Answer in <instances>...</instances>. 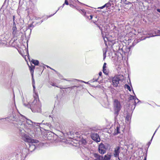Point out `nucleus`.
Segmentation results:
<instances>
[{
    "instance_id": "29",
    "label": "nucleus",
    "mask_w": 160,
    "mask_h": 160,
    "mask_svg": "<svg viewBox=\"0 0 160 160\" xmlns=\"http://www.w3.org/2000/svg\"><path fill=\"white\" fill-rule=\"evenodd\" d=\"M35 67L34 66H32V67L30 68V70L31 72H32V71H33V70L34 69Z\"/></svg>"
},
{
    "instance_id": "34",
    "label": "nucleus",
    "mask_w": 160,
    "mask_h": 160,
    "mask_svg": "<svg viewBox=\"0 0 160 160\" xmlns=\"http://www.w3.org/2000/svg\"><path fill=\"white\" fill-rule=\"evenodd\" d=\"M64 80L66 81H69V82H70V81H72V82H73V81H74V80L75 79H72V80H68L67 79H64Z\"/></svg>"
},
{
    "instance_id": "18",
    "label": "nucleus",
    "mask_w": 160,
    "mask_h": 160,
    "mask_svg": "<svg viewBox=\"0 0 160 160\" xmlns=\"http://www.w3.org/2000/svg\"><path fill=\"white\" fill-rule=\"evenodd\" d=\"M31 62L34 64L35 65H37L39 63V62L37 60L32 59L31 61Z\"/></svg>"
},
{
    "instance_id": "6",
    "label": "nucleus",
    "mask_w": 160,
    "mask_h": 160,
    "mask_svg": "<svg viewBox=\"0 0 160 160\" xmlns=\"http://www.w3.org/2000/svg\"><path fill=\"white\" fill-rule=\"evenodd\" d=\"M136 102L135 101H127L125 107H128V109L129 108L131 110H133L135 108Z\"/></svg>"
},
{
    "instance_id": "11",
    "label": "nucleus",
    "mask_w": 160,
    "mask_h": 160,
    "mask_svg": "<svg viewBox=\"0 0 160 160\" xmlns=\"http://www.w3.org/2000/svg\"><path fill=\"white\" fill-rule=\"evenodd\" d=\"M93 156L95 158L94 160H103V156L101 155L98 153H93Z\"/></svg>"
},
{
    "instance_id": "56",
    "label": "nucleus",
    "mask_w": 160,
    "mask_h": 160,
    "mask_svg": "<svg viewBox=\"0 0 160 160\" xmlns=\"http://www.w3.org/2000/svg\"><path fill=\"white\" fill-rule=\"evenodd\" d=\"M58 11V10H57V11H56V12H55V13H56V12H57V11Z\"/></svg>"
},
{
    "instance_id": "7",
    "label": "nucleus",
    "mask_w": 160,
    "mask_h": 160,
    "mask_svg": "<svg viewBox=\"0 0 160 160\" xmlns=\"http://www.w3.org/2000/svg\"><path fill=\"white\" fill-rule=\"evenodd\" d=\"M110 130L113 135H116L120 133L119 126H117L116 129L115 128L114 126L113 127H111L110 128Z\"/></svg>"
},
{
    "instance_id": "42",
    "label": "nucleus",
    "mask_w": 160,
    "mask_h": 160,
    "mask_svg": "<svg viewBox=\"0 0 160 160\" xmlns=\"http://www.w3.org/2000/svg\"><path fill=\"white\" fill-rule=\"evenodd\" d=\"M32 84H33L34 82L35 83V82L33 78V77L32 78Z\"/></svg>"
},
{
    "instance_id": "8",
    "label": "nucleus",
    "mask_w": 160,
    "mask_h": 160,
    "mask_svg": "<svg viewBox=\"0 0 160 160\" xmlns=\"http://www.w3.org/2000/svg\"><path fill=\"white\" fill-rule=\"evenodd\" d=\"M104 147V144L101 143L98 146V150L99 152L101 154H104L106 152V150Z\"/></svg>"
},
{
    "instance_id": "13",
    "label": "nucleus",
    "mask_w": 160,
    "mask_h": 160,
    "mask_svg": "<svg viewBox=\"0 0 160 160\" xmlns=\"http://www.w3.org/2000/svg\"><path fill=\"white\" fill-rule=\"evenodd\" d=\"M112 157L111 153H108L103 156V160H110Z\"/></svg>"
},
{
    "instance_id": "26",
    "label": "nucleus",
    "mask_w": 160,
    "mask_h": 160,
    "mask_svg": "<svg viewBox=\"0 0 160 160\" xmlns=\"http://www.w3.org/2000/svg\"><path fill=\"white\" fill-rule=\"evenodd\" d=\"M105 7L107 8H108L111 6V4L110 3H107L105 4Z\"/></svg>"
},
{
    "instance_id": "16",
    "label": "nucleus",
    "mask_w": 160,
    "mask_h": 160,
    "mask_svg": "<svg viewBox=\"0 0 160 160\" xmlns=\"http://www.w3.org/2000/svg\"><path fill=\"white\" fill-rule=\"evenodd\" d=\"M12 33L13 36H15L17 32V28L16 27H13L12 28Z\"/></svg>"
},
{
    "instance_id": "51",
    "label": "nucleus",
    "mask_w": 160,
    "mask_h": 160,
    "mask_svg": "<svg viewBox=\"0 0 160 160\" xmlns=\"http://www.w3.org/2000/svg\"><path fill=\"white\" fill-rule=\"evenodd\" d=\"M53 86H54L55 85L54 84H51Z\"/></svg>"
},
{
    "instance_id": "12",
    "label": "nucleus",
    "mask_w": 160,
    "mask_h": 160,
    "mask_svg": "<svg viewBox=\"0 0 160 160\" xmlns=\"http://www.w3.org/2000/svg\"><path fill=\"white\" fill-rule=\"evenodd\" d=\"M29 151L26 148H23L22 150V152L21 153V157H26L27 154L29 153Z\"/></svg>"
},
{
    "instance_id": "33",
    "label": "nucleus",
    "mask_w": 160,
    "mask_h": 160,
    "mask_svg": "<svg viewBox=\"0 0 160 160\" xmlns=\"http://www.w3.org/2000/svg\"><path fill=\"white\" fill-rule=\"evenodd\" d=\"M77 87L76 86H72L70 87H68V88H71V89H73Z\"/></svg>"
},
{
    "instance_id": "28",
    "label": "nucleus",
    "mask_w": 160,
    "mask_h": 160,
    "mask_svg": "<svg viewBox=\"0 0 160 160\" xmlns=\"http://www.w3.org/2000/svg\"><path fill=\"white\" fill-rule=\"evenodd\" d=\"M64 4H65L67 5H68V1L67 0H65V3L62 5V8L64 6Z\"/></svg>"
},
{
    "instance_id": "4",
    "label": "nucleus",
    "mask_w": 160,
    "mask_h": 160,
    "mask_svg": "<svg viewBox=\"0 0 160 160\" xmlns=\"http://www.w3.org/2000/svg\"><path fill=\"white\" fill-rule=\"evenodd\" d=\"M113 104L115 118H116L118 116L119 113L121 109L122 103L120 101H114Z\"/></svg>"
},
{
    "instance_id": "21",
    "label": "nucleus",
    "mask_w": 160,
    "mask_h": 160,
    "mask_svg": "<svg viewBox=\"0 0 160 160\" xmlns=\"http://www.w3.org/2000/svg\"><path fill=\"white\" fill-rule=\"evenodd\" d=\"M34 98V100H38L39 99L38 95L36 93H35L33 95Z\"/></svg>"
},
{
    "instance_id": "19",
    "label": "nucleus",
    "mask_w": 160,
    "mask_h": 160,
    "mask_svg": "<svg viewBox=\"0 0 160 160\" xmlns=\"http://www.w3.org/2000/svg\"><path fill=\"white\" fill-rule=\"evenodd\" d=\"M121 3H122L125 4L126 5L128 4L129 3H130V2L128 1H127V0H121Z\"/></svg>"
},
{
    "instance_id": "17",
    "label": "nucleus",
    "mask_w": 160,
    "mask_h": 160,
    "mask_svg": "<svg viewBox=\"0 0 160 160\" xmlns=\"http://www.w3.org/2000/svg\"><path fill=\"white\" fill-rule=\"evenodd\" d=\"M110 145L107 143H106L105 144H104V147L105 148L106 150L109 149L110 148Z\"/></svg>"
},
{
    "instance_id": "27",
    "label": "nucleus",
    "mask_w": 160,
    "mask_h": 160,
    "mask_svg": "<svg viewBox=\"0 0 160 160\" xmlns=\"http://www.w3.org/2000/svg\"><path fill=\"white\" fill-rule=\"evenodd\" d=\"M125 88H127L129 91H131L130 87L128 85H125Z\"/></svg>"
},
{
    "instance_id": "24",
    "label": "nucleus",
    "mask_w": 160,
    "mask_h": 160,
    "mask_svg": "<svg viewBox=\"0 0 160 160\" xmlns=\"http://www.w3.org/2000/svg\"><path fill=\"white\" fill-rule=\"evenodd\" d=\"M95 24L97 25V26L98 27L99 29L100 30L101 32V33L102 34V27H101L100 26H99L98 24L97 23H95Z\"/></svg>"
},
{
    "instance_id": "54",
    "label": "nucleus",
    "mask_w": 160,
    "mask_h": 160,
    "mask_svg": "<svg viewBox=\"0 0 160 160\" xmlns=\"http://www.w3.org/2000/svg\"><path fill=\"white\" fill-rule=\"evenodd\" d=\"M78 133V132H76V134H77V133Z\"/></svg>"
},
{
    "instance_id": "38",
    "label": "nucleus",
    "mask_w": 160,
    "mask_h": 160,
    "mask_svg": "<svg viewBox=\"0 0 160 160\" xmlns=\"http://www.w3.org/2000/svg\"><path fill=\"white\" fill-rule=\"evenodd\" d=\"M103 59H105L106 57V52H105L103 54Z\"/></svg>"
},
{
    "instance_id": "32",
    "label": "nucleus",
    "mask_w": 160,
    "mask_h": 160,
    "mask_svg": "<svg viewBox=\"0 0 160 160\" xmlns=\"http://www.w3.org/2000/svg\"><path fill=\"white\" fill-rule=\"evenodd\" d=\"M106 63L105 62L103 65V69H106Z\"/></svg>"
},
{
    "instance_id": "3",
    "label": "nucleus",
    "mask_w": 160,
    "mask_h": 160,
    "mask_svg": "<svg viewBox=\"0 0 160 160\" xmlns=\"http://www.w3.org/2000/svg\"><path fill=\"white\" fill-rule=\"evenodd\" d=\"M23 105L26 107L30 108L34 112H41V103L40 101H22Z\"/></svg>"
},
{
    "instance_id": "43",
    "label": "nucleus",
    "mask_w": 160,
    "mask_h": 160,
    "mask_svg": "<svg viewBox=\"0 0 160 160\" xmlns=\"http://www.w3.org/2000/svg\"><path fill=\"white\" fill-rule=\"evenodd\" d=\"M15 16H13V21H15Z\"/></svg>"
},
{
    "instance_id": "22",
    "label": "nucleus",
    "mask_w": 160,
    "mask_h": 160,
    "mask_svg": "<svg viewBox=\"0 0 160 160\" xmlns=\"http://www.w3.org/2000/svg\"><path fill=\"white\" fill-rule=\"evenodd\" d=\"M130 118H131L130 116L129 115H127L126 117V120L128 122L129 121Z\"/></svg>"
},
{
    "instance_id": "20",
    "label": "nucleus",
    "mask_w": 160,
    "mask_h": 160,
    "mask_svg": "<svg viewBox=\"0 0 160 160\" xmlns=\"http://www.w3.org/2000/svg\"><path fill=\"white\" fill-rule=\"evenodd\" d=\"M136 99H137V100H139L135 96H130V99H129V100H136Z\"/></svg>"
},
{
    "instance_id": "58",
    "label": "nucleus",
    "mask_w": 160,
    "mask_h": 160,
    "mask_svg": "<svg viewBox=\"0 0 160 160\" xmlns=\"http://www.w3.org/2000/svg\"><path fill=\"white\" fill-rule=\"evenodd\" d=\"M59 8H60V7ZM59 8H58V10H59Z\"/></svg>"
},
{
    "instance_id": "5",
    "label": "nucleus",
    "mask_w": 160,
    "mask_h": 160,
    "mask_svg": "<svg viewBox=\"0 0 160 160\" xmlns=\"http://www.w3.org/2000/svg\"><path fill=\"white\" fill-rule=\"evenodd\" d=\"M124 79V77L122 75H119L115 76L112 79V84L115 87L118 86L119 82H122Z\"/></svg>"
},
{
    "instance_id": "9",
    "label": "nucleus",
    "mask_w": 160,
    "mask_h": 160,
    "mask_svg": "<svg viewBox=\"0 0 160 160\" xmlns=\"http://www.w3.org/2000/svg\"><path fill=\"white\" fill-rule=\"evenodd\" d=\"M120 152V147L119 146H117L114 148L113 154L114 157L117 158L119 157V154Z\"/></svg>"
},
{
    "instance_id": "55",
    "label": "nucleus",
    "mask_w": 160,
    "mask_h": 160,
    "mask_svg": "<svg viewBox=\"0 0 160 160\" xmlns=\"http://www.w3.org/2000/svg\"><path fill=\"white\" fill-rule=\"evenodd\" d=\"M58 11V10H57V11H56V12H55V13H56V12H57V11Z\"/></svg>"
},
{
    "instance_id": "39",
    "label": "nucleus",
    "mask_w": 160,
    "mask_h": 160,
    "mask_svg": "<svg viewBox=\"0 0 160 160\" xmlns=\"http://www.w3.org/2000/svg\"><path fill=\"white\" fill-rule=\"evenodd\" d=\"M59 101L58 100L56 101L55 102V105H56L57 104H58L59 102Z\"/></svg>"
},
{
    "instance_id": "2",
    "label": "nucleus",
    "mask_w": 160,
    "mask_h": 160,
    "mask_svg": "<svg viewBox=\"0 0 160 160\" xmlns=\"http://www.w3.org/2000/svg\"><path fill=\"white\" fill-rule=\"evenodd\" d=\"M6 119H8L10 120H12L13 121H16L17 122L16 124H17L18 126L17 127L19 130V132L21 137L22 135L20 133V129L22 130V129H25L24 127H22L20 123L21 122L22 124H24L26 123L27 120H29V119H27L25 117L21 115L20 114H19V115H16L15 114H13L10 116L8 117V118H1L0 119V120H6ZM17 127V126H16Z\"/></svg>"
},
{
    "instance_id": "31",
    "label": "nucleus",
    "mask_w": 160,
    "mask_h": 160,
    "mask_svg": "<svg viewBox=\"0 0 160 160\" xmlns=\"http://www.w3.org/2000/svg\"><path fill=\"white\" fill-rule=\"evenodd\" d=\"M160 126L158 127V128L156 130V131H155L154 133L153 134V136H152V138L151 140V141L152 139V138L154 135V134H155V133L156 132H157V130H158V128H159Z\"/></svg>"
},
{
    "instance_id": "25",
    "label": "nucleus",
    "mask_w": 160,
    "mask_h": 160,
    "mask_svg": "<svg viewBox=\"0 0 160 160\" xmlns=\"http://www.w3.org/2000/svg\"><path fill=\"white\" fill-rule=\"evenodd\" d=\"M81 142L84 145H86V141L84 139H82L81 140Z\"/></svg>"
},
{
    "instance_id": "50",
    "label": "nucleus",
    "mask_w": 160,
    "mask_h": 160,
    "mask_svg": "<svg viewBox=\"0 0 160 160\" xmlns=\"http://www.w3.org/2000/svg\"><path fill=\"white\" fill-rule=\"evenodd\" d=\"M103 39L104 40L105 43H106V40L105 39V38H103Z\"/></svg>"
},
{
    "instance_id": "40",
    "label": "nucleus",
    "mask_w": 160,
    "mask_h": 160,
    "mask_svg": "<svg viewBox=\"0 0 160 160\" xmlns=\"http://www.w3.org/2000/svg\"><path fill=\"white\" fill-rule=\"evenodd\" d=\"M49 118H51V119H52V118H53V117H52V116L51 115H49Z\"/></svg>"
},
{
    "instance_id": "53",
    "label": "nucleus",
    "mask_w": 160,
    "mask_h": 160,
    "mask_svg": "<svg viewBox=\"0 0 160 160\" xmlns=\"http://www.w3.org/2000/svg\"><path fill=\"white\" fill-rule=\"evenodd\" d=\"M149 144H150V143H151V142H149Z\"/></svg>"
},
{
    "instance_id": "49",
    "label": "nucleus",
    "mask_w": 160,
    "mask_h": 160,
    "mask_svg": "<svg viewBox=\"0 0 160 160\" xmlns=\"http://www.w3.org/2000/svg\"><path fill=\"white\" fill-rule=\"evenodd\" d=\"M146 159H147V157H146V156L143 160H146Z\"/></svg>"
},
{
    "instance_id": "41",
    "label": "nucleus",
    "mask_w": 160,
    "mask_h": 160,
    "mask_svg": "<svg viewBox=\"0 0 160 160\" xmlns=\"http://www.w3.org/2000/svg\"><path fill=\"white\" fill-rule=\"evenodd\" d=\"M70 6L72 8H73L74 7V6L72 4H70Z\"/></svg>"
},
{
    "instance_id": "30",
    "label": "nucleus",
    "mask_w": 160,
    "mask_h": 160,
    "mask_svg": "<svg viewBox=\"0 0 160 160\" xmlns=\"http://www.w3.org/2000/svg\"><path fill=\"white\" fill-rule=\"evenodd\" d=\"M141 103L142 102L141 101H138L137 103H136V105H138Z\"/></svg>"
},
{
    "instance_id": "1",
    "label": "nucleus",
    "mask_w": 160,
    "mask_h": 160,
    "mask_svg": "<svg viewBox=\"0 0 160 160\" xmlns=\"http://www.w3.org/2000/svg\"><path fill=\"white\" fill-rule=\"evenodd\" d=\"M43 121L41 123L33 122L30 120H27L26 123L22 124L21 122L20 123L22 127H24L25 129H20V133L22 135V138L25 142L27 143V145L29 146L28 150L29 152H32L35 149H37L40 147V143L38 141L32 139L28 135L25 134L26 132L31 136L32 134H35L37 132V133H40L41 132V128L43 129H52V126L50 122H43Z\"/></svg>"
},
{
    "instance_id": "14",
    "label": "nucleus",
    "mask_w": 160,
    "mask_h": 160,
    "mask_svg": "<svg viewBox=\"0 0 160 160\" xmlns=\"http://www.w3.org/2000/svg\"><path fill=\"white\" fill-rule=\"evenodd\" d=\"M102 101L101 103L103 107L106 108L109 107L110 103L108 101Z\"/></svg>"
},
{
    "instance_id": "45",
    "label": "nucleus",
    "mask_w": 160,
    "mask_h": 160,
    "mask_svg": "<svg viewBox=\"0 0 160 160\" xmlns=\"http://www.w3.org/2000/svg\"><path fill=\"white\" fill-rule=\"evenodd\" d=\"M117 159H116V160H121V159L119 157L117 158Z\"/></svg>"
},
{
    "instance_id": "48",
    "label": "nucleus",
    "mask_w": 160,
    "mask_h": 160,
    "mask_svg": "<svg viewBox=\"0 0 160 160\" xmlns=\"http://www.w3.org/2000/svg\"><path fill=\"white\" fill-rule=\"evenodd\" d=\"M90 19H92V16L91 15H90Z\"/></svg>"
},
{
    "instance_id": "36",
    "label": "nucleus",
    "mask_w": 160,
    "mask_h": 160,
    "mask_svg": "<svg viewBox=\"0 0 160 160\" xmlns=\"http://www.w3.org/2000/svg\"><path fill=\"white\" fill-rule=\"evenodd\" d=\"M13 27H16V24L15 21H13Z\"/></svg>"
},
{
    "instance_id": "10",
    "label": "nucleus",
    "mask_w": 160,
    "mask_h": 160,
    "mask_svg": "<svg viewBox=\"0 0 160 160\" xmlns=\"http://www.w3.org/2000/svg\"><path fill=\"white\" fill-rule=\"evenodd\" d=\"M92 139L96 142H99L100 141L98 135L97 133H94L92 136Z\"/></svg>"
},
{
    "instance_id": "35",
    "label": "nucleus",
    "mask_w": 160,
    "mask_h": 160,
    "mask_svg": "<svg viewBox=\"0 0 160 160\" xmlns=\"http://www.w3.org/2000/svg\"><path fill=\"white\" fill-rule=\"evenodd\" d=\"M105 6L104 5H103V6H102V7L98 8L100 9H102L103 8H105Z\"/></svg>"
},
{
    "instance_id": "37",
    "label": "nucleus",
    "mask_w": 160,
    "mask_h": 160,
    "mask_svg": "<svg viewBox=\"0 0 160 160\" xmlns=\"http://www.w3.org/2000/svg\"><path fill=\"white\" fill-rule=\"evenodd\" d=\"M32 86L33 88L34 91V90L35 87V82H34L33 84H32Z\"/></svg>"
},
{
    "instance_id": "57",
    "label": "nucleus",
    "mask_w": 160,
    "mask_h": 160,
    "mask_svg": "<svg viewBox=\"0 0 160 160\" xmlns=\"http://www.w3.org/2000/svg\"><path fill=\"white\" fill-rule=\"evenodd\" d=\"M51 68V69H52V68ZM53 70L55 71V70H54V69H53Z\"/></svg>"
},
{
    "instance_id": "44",
    "label": "nucleus",
    "mask_w": 160,
    "mask_h": 160,
    "mask_svg": "<svg viewBox=\"0 0 160 160\" xmlns=\"http://www.w3.org/2000/svg\"><path fill=\"white\" fill-rule=\"evenodd\" d=\"M99 76H101L102 75V72H100L99 73Z\"/></svg>"
},
{
    "instance_id": "46",
    "label": "nucleus",
    "mask_w": 160,
    "mask_h": 160,
    "mask_svg": "<svg viewBox=\"0 0 160 160\" xmlns=\"http://www.w3.org/2000/svg\"><path fill=\"white\" fill-rule=\"evenodd\" d=\"M98 79V78L97 79H95V80H93V82H94L95 81H97ZM93 80H94V79H93Z\"/></svg>"
},
{
    "instance_id": "52",
    "label": "nucleus",
    "mask_w": 160,
    "mask_h": 160,
    "mask_svg": "<svg viewBox=\"0 0 160 160\" xmlns=\"http://www.w3.org/2000/svg\"><path fill=\"white\" fill-rule=\"evenodd\" d=\"M14 101V104H15V101Z\"/></svg>"
},
{
    "instance_id": "23",
    "label": "nucleus",
    "mask_w": 160,
    "mask_h": 160,
    "mask_svg": "<svg viewBox=\"0 0 160 160\" xmlns=\"http://www.w3.org/2000/svg\"><path fill=\"white\" fill-rule=\"evenodd\" d=\"M103 72L106 75H108V71L106 69H103Z\"/></svg>"
},
{
    "instance_id": "47",
    "label": "nucleus",
    "mask_w": 160,
    "mask_h": 160,
    "mask_svg": "<svg viewBox=\"0 0 160 160\" xmlns=\"http://www.w3.org/2000/svg\"><path fill=\"white\" fill-rule=\"evenodd\" d=\"M157 11L158 12H160V9H157Z\"/></svg>"
},
{
    "instance_id": "15",
    "label": "nucleus",
    "mask_w": 160,
    "mask_h": 160,
    "mask_svg": "<svg viewBox=\"0 0 160 160\" xmlns=\"http://www.w3.org/2000/svg\"><path fill=\"white\" fill-rule=\"evenodd\" d=\"M155 35H154L153 33L152 34L151 33H149V35H152V36H151L147 37V38H149L150 37H154L155 36L160 35V30H157L155 32Z\"/></svg>"
}]
</instances>
